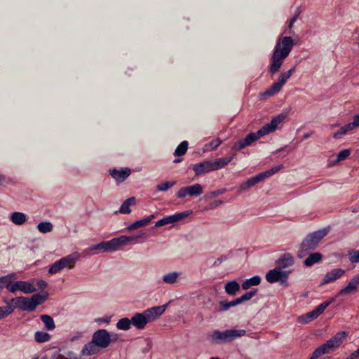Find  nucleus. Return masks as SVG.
<instances>
[{"label": "nucleus", "instance_id": "obj_23", "mask_svg": "<svg viewBox=\"0 0 359 359\" xmlns=\"http://www.w3.org/2000/svg\"><path fill=\"white\" fill-rule=\"evenodd\" d=\"M323 258V255L320 252H316L313 253H311L306 257V259L304 262V264L306 266H311L313 264L318 263L321 261Z\"/></svg>", "mask_w": 359, "mask_h": 359}, {"label": "nucleus", "instance_id": "obj_64", "mask_svg": "<svg viewBox=\"0 0 359 359\" xmlns=\"http://www.w3.org/2000/svg\"><path fill=\"white\" fill-rule=\"evenodd\" d=\"M4 176L1 175H0V185L2 184V182H4Z\"/></svg>", "mask_w": 359, "mask_h": 359}, {"label": "nucleus", "instance_id": "obj_52", "mask_svg": "<svg viewBox=\"0 0 359 359\" xmlns=\"http://www.w3.org/2000/svg\"><path fill=\"white\" fill-rule=\"evenodd\" d=\"M351 125V128L353 130L354 128L359 126V115H355L353 117V121L352 123H348Z\"/></svg>", "mask_w": 359, "mask_h": 359}, {"label": "nucleus", "instance_id": "obj_4", "mask_svg": "<svg viewBox=\"0 0 359 359\" xmlns=\"http://www.w3.org/2000/svg\"><path fill=\"white\" fill-rule=\"evenodd\" d=\"M48 294L47 292H42L41 293H36L33 294L30 298L26 297H18L16 298H12L10 300L11 304L13 302L15 303L13 305L15 309H18L23 311L32 312L34 311L36 306L43 304L48 299Z\"/></svg>", "mask_w": 359, "mask_h": 359}, {"label": "nucleus", "instance_id": "obj_63", "mask_svg": "<svg viewBox=\"0 0 359 359\" xmlns=\"http://www.w3.org/2000/svg\"><path fill=\"white\" fill-rule=\"evenodd\" d=\"M229 304H230V306H231V307H233V306H236V304H235V303H234V301H233V300H232V301L229 302Z\"/></svg>", "mask_w": 359, "mask_h": 359}, {"label": "nucleus", "instance_id": "obj_28", "mask_svg": "<svg viewBox=\"0 0 359 359\" xmlns=\"http://www.w3.org/2000/svg\"><path fill=\"white\" fill-rule=\"evenodd\" d=\"M40 319L43 323L44 327L47 330L51 331L55 328L54 320L50 316L43 314L40 316Z\"/></svg>", "mask_w": 359, "mask_h": 359}, {"label": "nucleus", "instance_id": "obj_51", "mask_svg": "<svg viewBox=\"0 0 359 359\" xmlns=\"http://www.w3.org/2000/svg\"><path fill=\"white\" fill-rule=\"evenodd\" d=\"M222 143V140L219 138L212 140L210 143L212 149H216Z\"/></svg>", "mask_w": 359, "mask_h": 359}, {"label": "nucleus", "instance_id": "obj_47", "mask_svg": "<svg viewBox=\"0 0 359 359\" xmlns=\"http://www.w3.org/2000/svg\"><path fill=\"white\" fill-rule=\"evenodd\" d=\"M257 291H258V289L257 288H255V289H252V290H250L249 292H247L245 294H243L241 296V297L243 299L244 302L251 299L254 296H255V294H257Z\"/></svg>", "mask_w": 359, "mask_h": 359}, {"label": "nucleus", "instance_id": "obj_39", "mask_svg": "<svg viewBox=\"0 0 359 359\" xmlns=\"http://www.w3.org/2000/svg\"><path fill=\"white\" fill-rule=\"evenodd\" d=\"M176 181H166L156 186V191H165L175 186Z\"/></svg>", "mask_w": 359, "mask_h": 359}, {"label": "nucleus", "instance_id": "obj_49", "mask_svg": "<svg viewBox=\"0 0 359 359\" xmlns=\"http://www.w3.org/2000/svg\"><path fill=\"white\" fill-rule=\"evenodd\" d=\"M219 308L218 309V311H219V312L228 311L231 308L229 302H228L226 300L219 301Z\"/></svg>", "mask_w": 359, "mask_h": 359}, {"label": "nucleus", "instance_id": "obj_55", "mask_svg": "<svg viewBox=\"0 0 359 359\" xmlns=\"http://www.w3.org/2000/svg\"><path fill=\"white\" fill-rule=\"evenodd\" d=\"M225 191V189H218L210 193V197H217L219 195L222 194Z\"/></svg>", "mask_w": 359, "mask_h": 359}, {"label": "nucleus", "instance_id": "obj_42", "mask_svg": "<svg viewBox=\"0 0 359 359\" xmlns=\"http://www.w3.org/2000/svg\"><path fill=\"white\" fill-rule=\"evenodd\" d=\"M352 130L351 128V125L346 124L345 126L341 127L336 133L333 134V138L339 139L342 135H346L348 131Z\"/></svg>", "mask_w": 359, "mask_h": 359}, {"label": "nucleus", "instance_id": "obj_27", "mask_svg": "<svg viewBox=\"0 0 359 359\" xmlns=\"http://www.w3.org/2000/svg\"><path fill=\"white\" fill-rule=\"evenodd\" d=\"M135 197H130L128 199H126L121 205L119 208V212L122 214H129L131 212V210L130 207L131 205H135Z\"/></svg>", "mask_w": 359, "mask_h": 359}, {"label": "nucleus", "instance_id": "obj_46", "mask_svg": "<svg viewBox=\"0 0 359 359\" xmlns=\"http://www.w3.org/2000/svg\"><path fill=\"white\" fill-rule=\"evenodd\" d=\"M172 223V218H170V216H168L157 221L155 224V227H160Z\"/></svg>", "mask_w": 359, "mask_h": 359}, {"label": "nucleus", "instance_id": "obj_22", "mask_svg": "<svg viewBox=\"0 0 359 359\" xmlns=\"http://www.w3.org/2000/svg\"><path fill=\"white\" fill-rule=\"evenodd\" d=\"M98 346L95 343H93V340L86 344L82 348L81 353L83 355L90 356L96 354L98 352Z\"/></svg>", "mask_w": 359, "mask_h": 359}, {"label": "nucleus", "instance_id": "obj_53", "mask_svg": "<svg viewBox=\"0 0 359 359\" xmlns=\"http://www.w3.org/2000/svg\"><path fill=\"white\" fill-rule=\"evenodd\" d=\"M36 285L39 287V289L43 290L47 287L48 283L43 280L39 279L36 280Z\"/></svg>", "mask_w": 359, "mask_h": 359}, {"label": "nucleus", "instance_id": "obj_44", "mask_svg": "<svg viewBox=\"0 0 359 359\" xmlns=\"http://www.w3.org/2000/svg\"><path fill=\"white\" fill-rule=\"evenodd\" d=\"M351 154L350 149H344L339 152L337 157V162H339L347 158Z\"/></svg>", "mask_w": 359, "mask_h": 359}, {"label": "nucleus", "instance_id": "obj_36", "mask_svg": "<svg viewBox=\"0 0 359 359\" xmlns=\"http://www.w3.org/2000/svg\"><path fill=\"white\" fill-rule=\"evenodd\" d=\"M264 134L263 132H262L261 129H259L256 133H249L245 137L246 142L248 143L249 145H250L252 142H255L256 140H259L260 137L264 136Z\"/></svg>", "mask_w": 359, "mask_h": 359}, {"label": "nucleus", "instance_id": "obj_7", "mask_svg": "<svg viewBox=\"0 0 359 359\" xmlns=\"http://www.w3.org/2000/svg\"><path fill=\"white\" fill-rule=\"evenodd\" d=\"M245 330L229 329L224 331L215 330L208 334V339L212 344H222L231 342L236 338L245 336Z\"/></svg>", "mask_w": 359, "mask_h": 359}, {"label": "nucleus", "instance_id": "obj_60", "mask_svg": "<svg viewBox=\"0 0 359 359\" xmlns=\"http://www.w3.org/2000/svg\"><path fill=\"white\" fill-rule=\"evenodd\" d=\"M241 140L242 141V143L243 144V145H244V147H247L250 146V145L248 144V143L246 142V140H245V138H243V139H241Z\"/></svg>", "mask_w": 359, "mask_h": 359}, {"label": "nucleus", "instance_id": "obj_16", "mask_svg": "<svg viewBox=\"0 0 359 359\" xmlns=\"http://www.w3.org/2000/svg\"><path fill=\"white\" fill-rule=\"evenodd\" d=\"M358 285H359V275L353 276L348 282V285L339 290L337 297L344 296L355 291Z\"/></svg>", "mask_w": 359, "mask_h": 359}, {"label": "nucleus", "instance_id": "obj_9", "mask_svg": "<svg viewBox=\"0 0 359 359\" xmlns=\"http://www.w3.org/2000/svg\"><path fill=\"white\" fill-rule=\"evenodd\" d=\"M79 257V255L76 252L61 258L50 266L48 273L55 274L66 267L73 269Z\"/></svg>", "mask_w": 359, "mask_h": 359}, {"label": "nucleus", "instance_id": "obj_26", "mask_svg": "<svg viewBox=\"0 0 359 359\" xmlns=\"http://www.w3.org/2000/svg\"><path fill=\"white\" fill-rule=\"evenodd\" d=\"M261 283V278L259 276H255L250 278L244 280L241 285L243 290H248L252 286L259 285Z\"/></svg>", "mask_w": 359, "mask_h": 359}, {"label": "nucleus", "instance_id": "obj_35", "mask_svg": "<svg viewBox=\"0 0 359 359\" xmlns=\"http://www.w3.org/2000/svg\"><path fill=\"white\" fill-rule=\"evenodd\" d=\"M264 134L263 132H262L261 129H259L256 133H249L245 137L246 142L248 143L249 145H250L252 142H255L256 140H259L260 137L264 136Z\"/></svg>", "mask_w": 359, "mask_h": 359}, {"label": "nucleus", "instance_id": "obj_20", "mask_svg": "<svg viewBox=\"0 0 359 359\" xmlns=\"http://www.w3.org/2000/svg\"><path fill=\"white\" fill-rule=\"evenodd\" d=\"M294 264L293 257L289 253L283 254L276 262V266L280 270Z\"/></svg>", "mask_w": 359, "mask_h": 359}, {"label": "nucleus", "instance_id": "obj_50", "mask_svg": "<svg viewBox=\"0 0 359 359\" xmlns=\"http://www.w3.org/2000/svg\"><path fill=\"white\" fill-rule=\"evenodd\" d=\"M244 148H245V147H244L243 144L242 143V141L241 140H239L233 144L231 149L233 151H240Z\"/></svg>", "mask_w": 359, "mask_h": 359}, {"label": "nucleus", "instance_id": "obj_45", "mask_svg": "<svg viewBox=\"0 0 359 359\" xmlns=\"http://www.w3.org/2000/svg\"><path fill=\"white\" fill-rule=\"evenodd\" d=\"M189 215V212H178L175 215H170V218H172V223H175L176 222H178V221L182 219L183 218L186 217Z\"/></svg>", "mask_w": 359, "mask_h": 359}, {"label": "nucleus", "instance_id": "obj_38", "mask_svg": "<svg viewBox=\"0 0 359 359\" xmlns=\"http://www.w3.org/2000/svg\"><path fill=\"white\" fill-rule=\"evenodd\" d=\"M188 142L183 141L175 149L174 155L177 156H181L186 154L188 149Z\"/></svg>", "mask_w": 359, "mask_h": 359}, {"label": "nucleus", "instance_id": "obj_62", "mask_svg": "<svg viewBox=\"0 0 359 359\" xmlns=\"http://www.w3.org/2000/svg\"><path fill=\"white\" fill-rule=\"evenodd\" d=\"M311 136V133H305L304 135V139H308Z\"/></svg>", "mask_w": 359, "mask_h": 359}, {"label": "nucleus", "instance_id": "obj_15", "mask_svg": "<svg viewBox=\"0 0 359 359\" xmlns=\"http://www.w3.org/2000/svg\"><path fill=\"white\" fill-rule=\"evenodd\" d=\"M345 273V270L342 269H334L327 272L320 281V285H326L334 282L340 278Z\"/></svg>", "mask_w": 359, "mask_h": 359}, {"label": "nucleus", "instance_id": "obj_43", "mask_svg": "<svg viewBox=\"0 0 359 359\" xmlns=\"http://www.w3.org/2000/svg\"><path fill=\"white\" fill-rule=\"evenodd\" d=\"M348 256L352 264L359 263V250L352 249L348 252Z\"/></svg>", "mask_w": 359, "mask_h": 359}, {"label": "nucleus", "instance_id": "obj_29", "mask_svg": "<svg viewBox=\"0 0 359 359\" xmlns=\"http://www.w3.org/2000/svg\"><path fill=\"white\" fill-rule=\"evenodd\" d=\"M6 306H0V320L5 318L14 311V307L11 304L10 302L5 300Z\"/></svg>", "mask_w": 359, "mask_h": 359}, {"label": "nucleus", "instance_id": "obj_11", "mask_svg": "<svg viewBox=\"0 0 359 359\" xmlns=\"http://www.w3.org/2000/svg\"><path fill=\"white\" fill-rule=\"evenodd\" d=\"M92 339L99 348H106L110 343L115 341L116 338H111L109 332L104 329H100L95 332L93 334Z\"/></svg>", "mask_w": 359, "mask_h": 359}, {"label": "nucleus", "instance_id": "obj_37", "mask_svg": "<svg viewBox=\"0 0 359 359\" xmlns=\"http://www.w3.org/2000/svg\"><path fill=\"white\" fill-rule=\"evenodd\" d=\"M295 71V66L289 69L288 71L281 73L278 77V80L277 82H278L280 84H281L283 86V85L287 82V81L290 78L292 74Z\"/></svg>", "mask_w": 359, "mask_h": 359}, {"label": "nucleus", "instance_id": "obj_10", "mask_svg": "<svg viewBox=\"0 0 359 359\" xmlns=\"http://www.w3.org/2000/svg\"><path fill=\"white\" fill-rule=\"evenodd\" d=\"M290 271H282L278 267L269 270L266 274V280L269 283L280 282L282 285H287V278Z\"/></svg>", "mask_w": 359, "mask_h": 359}, {"label": "nucleus", "instance_id": "obj_54", "mask_svg": "<svg viewBox=\"0 0 359 359\" xmlns=\"http://www.w3.org/2000/svg\"><path fill=\"white\" fill-rule=\"evenodd\" d=\"M251 187L250 186L249 184V182L247 181L243 182L240 187H239V191L240 192H242V191H244L247 189H248L249 188H250Z\"/></svg>", "mask_w": 359, "mask_h": 359}, {"label": "nucleus", "instance_id": "obj_17", "mask_svg": "<svg viewBox=\"0 0 359 359\" xmlns=\"http://www.w3.org/2000/svg\"><path fill=\"white\" fill-rule=\"evenodd\" d=\"M193 170L196 175H202L212 171L210 161H204L193 165Z\"/></svg>", "mask_w": 359, "mask_h": 359}, {"label": "nucleus", "instance_id": "obj_33", "mask_svg": "<svg viewBox=\"0 0 359 359\" xmlns=\"http://www.w3.org/2000/svg\"><path fill=\"white\" fill-rule=\"evenodd\" d=\"M334 301V298L332 297L327 301L323 302L320 304L318 306H316L313 310L316 313V314L319 316L321 315L324 311Z\"/></svg>", "mask_w": 359, "mask_h": 359}, {"label": "nucleus", "instance_id": "obj_18", "mask_svg": "<svg viewBox=\"0 0 359 359\" xmlns=\"http://www.w3.org/2000/svg\"><path fill=\"white\" fill-rule=\"evenodd\" d=\"M109 173L117 182H123L130 175L131 170L128 168L121 170L114 168L109 170Z\"/></svg>", "mask_w": 359, "mask_h": 359}, {"label": "nucleus", "instance_id": "obj_5", "mask_svg": "<svg viewBox=\"0 0 359 359\" xmlns=\"http://www.w3.org/2000/svg\"><path fill=\"white\" fill-rule=\"evenodd\" d=\"M15 278L16 275L13 273L1 276L0 291L4 288H6L12 293H15L18 290L22 291L25 294H30L36 291V289L29 282L23 280L13 282V280Z\"/></svg>", "mask_w": 359, "mask_h": 359}, {"label": "nucleus", "instance_id": "obj_8", "mask_svg": "<svg viewBox=\"0 0 359 359\" xmlns=\"http://www.w3.org/2000/svg\"><path fill=\"white\" fill-rule=\"evenodd\" d=\"M346 337L344 332H338L326 343L318 346L311 354L310 359H317L323 354L332 353L337 348Z\"/></svg>", "mask_w": 359, "mask_h": 359}, {"label": "nucleus", "instance_id": "obj_25", "mask_svg": "<svg viewBox=\"0 0 359 359\" xmlns=\"http://www.w3.org/2000/svg\"><path fill=\"white\" fill-rule=\"evenodd\" d=\"M11 222L16 225H22L27 220V216L25 213L20 212H14L11 215Z\"/></svg>", "mask_w": 359, "mask_h": 359}, {"label": "nucleus", "instance_id": "obj_61", "mask_svg": "<svg viewBox=\"0 0 359 359\" xmlns=\"http://www.w3.org/2000/svg\"><path fill=\"white\" fill-rule=\"evenodd\" d=\"M222 203H223V201H221V200H218V201H217L215 202V206H218V205H221V204H222Z\"/></svg>", "mask_w": 359, "mask_h": 359}, {"label": "nucleus", "instance_id": "obj_3", "mask_svg": "<svg viewBox=\"0 0 359 359\" xmlns=\"http://www.w3.org/2000/svg\"><path fill=\"white\" fill-rule=\"evenodd\" d=\"M144 233L134 236H121L114 238L110 241H102L97 244L89 247V251L102 250L103 252H115L121 247L128 245L131 241L142 238Z\"/></svg>", "mask_w": 359, "mask_h": 359}, {"label": "nucleus", "instance_id": "obj_21", "mask_svg": "<svg viewBox=\"0 0 359 359\" xmlns=\"http://www.w3.org/2000/svg\"><path fill=\"white\" fill-rule=\"evenodd\" d=\"M154 217H155L154 215H151L145 218L137 220V221L133 222L130 226H128V230L130 231H132L137 229L140 227L144 226L147 225L154 218Z\"/></svg>", "mask_w": 359, "mask_h": 359}, {"label": "nucleus", "instance_id": "obj_13", "mask_svg": "<svg viewBox=\"0 0 359 359\" xmlns=\"http://www.w3.org/2000/svg\"><path fill=\"white\" fill-rule=\"evenodd\" d=\"M281 168L282 165L273 167L271 169L262 172L257 175L256 176L248 179V182H249L250 186L252 187L257 184V183H259V182H261L262 180H263L264 179L273 175L274 174L278 172Z\"/></svg>", "mask_w": 359, "mask_h": 359}, {"label": "nucleus", "instance_id": "obj_57", "mask_svg": "<svg viewBox=\"0 0 359 359\" xmlns=\"http://www.w3.org/2000/svg\"><path fill=\"white\" fill-rule=\"evenodd\" d=\"M97 321L102 322L104 323H109V322L111 321V317L105 316L103 318H100L97 320Z\"/></svg>", "mask_w": 359, "mask_h": 359}, {"label": "nucleus", "instance_id": "obj_1", "mask_svg": "<svg viewBox=\"0 0 359 359\" xmlns=\"http://www.w3.org/2000/svg\"><path fill=\"white\" fill-rule=\"evenodd\" d=\"M294 45V40L290 36H283L277 41L269 68L271 74H274L279 71L284 60L289 55Z\"/></svg>", "mask_w": 359, "mask_h": 359}, {"label": "nucleus", "instance_id": "obj_14", "mask_svg": "<svg viewBox=\"0 0 359 359\" xmlns=\"http://www.w3.org/2000/svg\"><path fill=\"white\" fill-rule=\"evenodd\" d=\"M286 118L285 114H280L279 115L273 117L270 123L265 124L260 129L262 132L264 134V135L274 131L278 125L282 123Z\"/></svg>", "mask_w": 359, "mask_h": 359}, {"label": "nucleus", "instance_id": "obj_32", "mask_svg": "<svg viewBox=\"0 0 359 359\" xmlns=\"http://www.w3.org/2000/svg\"><path fill=\"white\" fill-rule=\"evenodd\" d=\"M132 325V320L128 318H121L116 323V327L121 330H128Z\"/></svg>", "mask_w": 359, "mask_h": 359}, {"label": "nucleus", "instance_id": "obj_24", "mask_svg": "<svg viewBox=\"0 0 359 359\" xmlns=\"http://www.w3.org/2000/svg\"><path fill=\"white\" fill-rule=\"evenodd\" d=\"M241 286L236 280L227 282L224 285L225 292L231 296L236 295L240 290Z\"/></svg>", "mask_w": 359, "mask_h": 359}, {"label": "nucleus", "instance_id": "obj_19", "mask_svg": "<svg viewBox=\"0 0 359 359\" xmlns=\"http://www.w3.org/2000/svg\"><path fill=\"white\" fill-rule=\"evenodd\" d=\"M236 154H233L229 157H222L215 161H210L212 171L224 168L233 160Z\"/></svg>", "mask_w": 359, "mask_h": 359}, {"label": "nucleus", "instance_id": "obj_41", "mask_svg": "<svg viewBox=\"0 0 359 359\" xmlns=\"http://www.w3.org/2000/svg\"><path fill=\"white\" fill-rule=\"evenodd\" d=\"M318 316L316 314L314 310L306 313L305 315H303L300 317L302 322L304 323H308L315 319H316Z\"/></svg>", "mask_w": 359, "mask_h": 359}, {"label": "nucleus", "instance_id": "obj_31", "mask_svg": "<svg viewBox=\"0 0 359 359\" xmlns=\"http://www.w3.org/2000/svg\"><path fill=\"white\" fill-rule=\"evenodd\" d=\"M34 339L38 343L47 342L50 341V335L43 331H36L34 334Z\"/></svg>", "mask_w": 359, "mask_h": 359}, {"label": "nucleus", "instance_id": "obj_30", "mask_svg": "<svg viewBox=\"0 0 359 359\" xmlns=\"http://www.w3.org/2000/svg\"><path fill=\"white\" fill-rule=\"evenodd\" d=\"M180 275L181 273L172 271L165 274L163 276L162 279L163 281L167 284H173L177 281V279L179 278Z\"/></svg>", "mask_w": 359, "mask_h": 359}, {"label": "nucleus", "instance_id": "obj_6", "mask_svg": "<svg viewBox=\"0 0 359 359\" xmlns=\"http://www.w3.org/2000/svg\"><path fill=\"white\" fill-rule=\"evenodd\" d=\"M327 234L325 229H320L309 233L299 245L297 256L303 258L307 256L311 251L314 250L320 241Z\"/></svg>", "mask_w": 359, "mask_h": 359}, {"label": "nucleus", "instance_id": "obj_56", "mask_svg": "<svg viewBox=\"0 0 359 359\" xmlns=\"http://www.w3.org/2000/svg\"><path fill=\"white\" fill-rule=\"evenodd\" d=\"M359 355V349H357L354 352H353L346 359H356V358Z\"/></svg>", "mask_w": 359, "mask_h": 359}, {"label": "nucleus", "instance_id": "obj_48", "mask_svg": "<svg viewBox=\"0 0 359 359\" xmlns=\"http://www.w3.org/2000/svg\"><path fill=\"white\" fill-rule=\"evenodd\" d=\"M299 17V13L295 14L290 20L289 25H288V32L285 31V33H288L289 34H294V32L292 30L293 25L294 22L297 20V18Z\"/></svg>", "mask_w": 359, "mask_h": 359}, {"label": "nucleus", "instance_id": "obj_59", "mask_svg": "<svg viewBox=\"0 0 359 359\" xmlns=\"http://www.w3.org/2000/svg\"><path fill=\"white\" fill-rule=\"evenodd\" d=\"M234 301V303L236 304V306L238 305V304H241L242 303L244 302L243 299H242L241 296L238 298H236L235 299H233Z\"/></svg>", "mask_w": 359, "mask_h": 359}, {"label": "nucleus", "instance_id": "obj_2", "mask_svg": "<svg viewBox=\"0 0 359 359\" xmlns=\"http://www.w3.org/2000/svg\"><path fill=\"white\" fill-rule=\"evenodd\" d=\"M168 304L153 306L147 309L142 313H136L131 318L132 325L139 330L144 329L147 324L155 320L161 316L168 307Z\"/></svg>", "mask_w": 359, "mask_h": 359}, {"label": "nucleus", "instance_id": "obj_40", "mask_svg": "<svg viewBox=\"0 0 359 359\" xmlns=\"http://www.w3.org/2000/svg\"><path fill=\"white\" fill-rule=\"evenodd\" d=\"M283 86L278 82L273 83L270 88L265 91L264 95L266 96H272L278 93L282 88Z\"/></svg>", "mask_w": 359, "mask_h": 359}, {"label": "nucleus", "instance_id": "obj_12", "mask_svg": "<svg viewBox=\"0 0 359 359\" xmlns=\"http://www.w3.org/2000/svg\"><path fill=\"white\" fill-rule=\"evenodd\" d=\"M203 194V187L200 184L182 187L177 193V197L184 198L187 196L197 197Z\"/></svg>", "mask_w": 359, "mask_h": 359}, {"label": "nucleus", "instance_id": "obj_34", "mask_svg": "<svg viewBox=\"0 0 359 359\" xmlns=\"http://www.w3.org/2000/svg\"><path fill=\"white\" fill-rule=\"evenodd\" d=\"M37 229L39 232L46 233L53 231V225L50 222H42L38 224Z\"/></svg>", "mask_w": 359, "mask_h": 359}, {"label": "nucleus", "instance_id": "obj_58", "mask_svg": "<svg viewBox=\"0 0 359 359\" xmlns=\"http://www.w3.org/2000/svg\"><path fill=\"white\" fill-rule=\"evenodd\" d=\"M234 301V303L236 304V306L238 305V304H241L242 303L244 302L243 299H242L241 296L238 298H236L235 299H233Z\"/></svg>", "mask_w": 359, "mask_h": 359}]
</instances>
